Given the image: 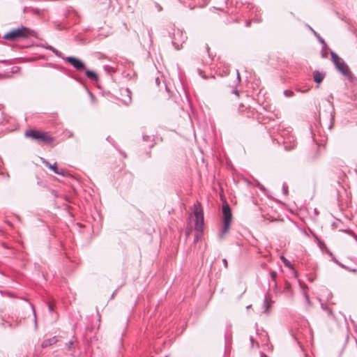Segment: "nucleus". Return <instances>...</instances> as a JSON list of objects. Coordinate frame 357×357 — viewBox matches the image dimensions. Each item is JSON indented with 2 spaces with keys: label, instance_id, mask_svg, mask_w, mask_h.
I'll use <instances>...</instances> for the list:
<instances>
[{
  "label": "nucleus",
  "instance_id": "f257e3e1",
  "mask_svg": "<svg viewBox=\"0 0 357 357\" xmlns=\"http://www.w3.org/2000/svg\"><path fill=\"white\" fill-rule=\"evenodd\" d=\"M31 35V31L28 28L21 26L17 29H13L3 36V38L10 40H15L17 38H26Z\"/></svg>",
  "mask_w": 357,
  "mask_h": 357
},
{
  "label": "nucleus",
  "instance_id": "f03ea898",
  "mask_svg": "<svg viewBox=\"0 0 357 357\" xmlns=\"http://www.w3.org/2000/svg\"><path fill=\"white\" fill-rule=\"evenodd\" d=\"M25 136L38 141V142L48 143L52 141V137L47 133L35 130H27Z\"/></svg>",
  "mask_w": 357,
  "mask_h": 357
},
{
  "label": "nucleus",
  "instance_id": "7ed1b4c3",
  "mask_svg": "<svg viewBox=\"0 0 357 357\" xmlns=\"http://www.w3.org/2000/svg\"><path fill=\"white\" fill-rule=\"evenodd\" d=\"M223 213V228L220 234V238H223L224 236L228 232L230 227V222L231 221L232 215L229 206L228 204L223 205L222 206Z\"/></svg>",
  "mask_w": 357,
  "mask_h": 357
},
{
  "label": "nucleus",
  "instance_id": "20e7f679",
  "mask_svg": "<svg viewBox=\"0 0 357 357\" xmlns=\"http://www.w3.org/2000/svg\"><path fill=\"white\" fill-rule=\"evenodd\" d=\"M194 215L195 216V229L202 233L204 229V213L201 204L199 202L194 204Z\"/></svg>",
  "mask_w": 357,
  "mask_h": 357
},
{
  "label": "nucleus",
  "instance_id": "39448f33",
  "mask_svg": "<svg viewBox=\"0 0 357 357\" xmlns=\"http://www.w3.org/2000/svg\"><path fill=\"white\" fill-rule=\"evenodd\" d=\"M186 39L187 36L181 30H175L172 38V44L176 50H179Z\"/></svg>",
  "mask_w": 357,
  "mask_h": 357
},
{
  "label": "nucleus",
  "instance_id": "423d86ee",
  "mask_svg": "<svg viewBox=\"0 0 357 357\" xmlns=\"http://www.w3.org/2000/svg\"><path fill=\"white\" fill-rule=\"evenodd\" d=\"M63 59L70 63L76 70H83L85 68L84 63L79 59L73 57V56H67L63 58Z\"/></svg>",
  "mask_w": 357,
  "mask_h": 357
},
{
  "label": "nucleus",
  "instance_id": "0eeeda50",
  "mask_svg": "<svg viewBox=\"0 0 357 357\" xmlns=\"http://www.w3.org/2000/svg\"><path fill=\"white\" fill-rule=\"evenodd\" d=\"M338 70L344 75L349 76L350 75V70L348 66L344 63L343 60H341L335 65Z\"/></svg>",
  "mask_w": 357,
  "mask_h": 357
},
{
  "label": "nucleus",
  "instance_id": "6e6552de",
  "mask_svg": "<svg viewBox=\"0 0 357 357\" xmlns=\"http://www.w3.org/2000/svg\"><path fill=\"white\" fill-rule=\"evenodd\" d=\"M40 160L46 167H47L50 169H52L55 174L62 175V176L64 175V171L63 169H58L56 162L54 163L53 165H51L49 162H47L46 160H45L43 158H40Z\"/></svg>",
  "mask_w": 357,
  "mask_h": 357
},
{
  "label": "nucleus",
  "instance_id": "1a4fd4ad",
  "mask_svg": "<svg viewBox=\"0 0 357 357\" xmlns=\"http://www.w3.org/2000/svg\"><path fill=\"white\" fill-rule=\"evenodd\" d=\"M324 77V74L319 72V71H314V82L319 84L322 82Z\"/></svg>",
  "mask_w": 357,
  "mask_h": 357
},
{
  "label": "nucleus",
  "instance_id": "9d476101",
  "mask_svg": "<svg viewBox=\"0 0 357 357\" xmlns=\"http://www.w3.org/2000/svg\"><path fill=\"white\" fill-rule=\"evenodd\" d=\"M57 342V339L56 337H52V338L47 339L43 342L42 347H46L47 346L55 344Z\"/></svg>",
  "mask_w": 357,
  "mask_h": 357
},
{
  "label": "nucleus",
  "instance_id": "9b49d317",
  "mask_svg": "<svg viewBox=\"0 0 357 357\" xmlns=\"http://www.w3.org/2000/svg\"><path fill=\"white\" fill-rule=\"evenodd\" d=\"M331 59H332V61H333V63H335V65H336L337 63H338L339 61H340L341 60H342L339 56H337L335 52H331Z\"/></svg>",
  "mask_w": 357,
  "mask_h": 357
},
{
  "label": "nucleus",
  "instance_id": "f8f14e48",
  "mask_svg": "<svg viewBox=\"0 0 357 357\" xmlns=\"http://www.w3.org/2000/svg\"><path fill=\"white\" fill-rule=\"evenodd\" d=\"M270 307L271 303L267 301L266 298H265L263 303L264 312L266 314H268V309Z\"/></svg>",
  "mask_w": 357,
  "mask_h": 357
},
{
  "label": "nucleus",
  "instance_id": "ddd939ff",
  "mask_svg": "<svg viewBox=\"0 0 357 357\" xmlns=\"http://www.w3.org/2000/svg\"><path fill=\"white\" fill-rule=\"evenodd\" d=\"M86 75L89 77V78H91V79H97V75L96 74L93 72V71H91V70H86Z\"/></svg>",
  "mask_w": 357,
  "mask_h": 357
},
{
  "label": "nucleus",
  "instance_id": "4468645a",
  "mask_svg": "<svg viewBox=\"0 0 357 357\" xmlns=\"http://www.w3.org/2000/svg\"><path fill=\"white\" fill-rule=\"evenodd\" d=\"M280 258H281L282 261H283L285 266L291 268V263L284 256H281Z\"/></svg>",
  "mask_w": 357,
  "mask_h": 357
},
{
  "label": "nucleus",
  "instance_id": "2eb2a0df",
  "mask_svg": "<svg viewBox=\"0 0 357 357\" xmlns=\"http://www.w3.org/2000/svg\"><path fill=\"white\" fill-rule=\"evenodd\" d=\"M52 52H54L57 56H61V53L57 51L56 49H52Z\"/></svg>",
  "mask_w": 357,
  "mask_h": 357
},
{
  "label": "nucleus",
  "instance_id": "dca6fc26",
  "mask_svg": "<svg viewBox=\"0 0 357 357\" xmlns=\"http://www.w3.org/2000/svg\"><path fill=\"white\" fill-rule=\"evenodd\" d=\"M126 92L128 93V102H130V100H131V96H130L131 93H130V91L128 89H126Z\"/></svg>",
  "mask_w": 357,
  "mask_h": 357
},
{
  "label": "nucleus",
  "instance_id": "f3484780",
  "mask_svg": "<svg viewBox=\"0 0 357 357\" xmlns=\"http://www.w3.org/2000/svg\"><path fill=\"white\" fill-rule=\"evenodd\" d=\"M317 38L318 39V40H319L321 44L325 45V42H324V39H323V38H321L320 37V36H319H319H317Z\"/></svg>",
  "mask_w": 357,
  "mask_h": 357
},
{
  "label": "nucleus",
  "instance_id": "a211bd4d",
  "mask_svg": "<svg viewBox=\"0 0 357 357\" xmlns=\"http://www.w3.org/2000/svg\"><path fill=\"white\" fill-rule=\"evenodd\" d=\"M309 28L316 37H317V36H319V34L312 27L309 26Z\"/></svg>",
  "mask_w": 357,
  "mask_h": 357
},
{
  "label": "nucleus",
  "instance_id": "6ab92c4d",
  "mask_svg": "<svg viewBox=\"0 0 357 357\" xmlns=\"http://www.w3.org/2000/svg\"><path fill=\"white\" fill-rule=\"evenodd\" d=\"M222 261H223V264H224L225 267V268H227V259H224L222 260Z\"/></svg>",
  "mask_w": 357,
  "mask_h": 357
},
{
  "label": "nucleus",
  "instance_id": "aec40b11",
  "mask_svg": "<svg viewBox=\"0 0 357 357\" xmlns=\"http://www.w3.org/2000/svg\"><path fill=\"white\" fill-rule=\"evenodd\" d=\"M282 190H283V192L284 195H286L287 193V188L284 185H283V187H282Z\"/></svg>",
  "mask_w": 357,
  "mask_h": 357
},
{
  "label": "nucleus",
  "instance_id": "412c9836",
  "mask_svg": "<svg viewBox=\"0 0 357 357\" xmlns=\"http://www.w3.org/2000/svg\"><path fill=\"white\" fill-rule=\"evenodd\" d=\"M31 307H32V310H33V315H34V319H35V321L36 320V312H35V310H34V307L33 305H31Z\"/></svg>",
  "mask_w": 357,
  "mask_h": 357
},
{
  "label": "nucleus",
  "instance_id": "4be33fe9",
  "mask_svg": "<svg viewBox=\"0 0 357 357\" xmlns=\"http://www.w3.org/2000/svg\"><path fill=\"white\" fill-rule=\"evenodd\" d=\"M236 74H237V78H238V81L240 82V75H239V72L238 70H236Z\"/></svg>",
  "mask_w": 357,
  "mask_h": 357
},
{
  "label": "nucleus",
  "instance_id": "5701e85b",
  "mask_svg": "<svg viewBox=\"0 0 357 357\" xmlns=\"http://www.w3.org/2000/svg\"><path fill=\"white\" fill-rule=\"evenodd\" d=\"M284 93H285L287 96H289V95L292 94V92H289V91H284Z\"/></svg>",
  "mask_w": 357,
  "mask_h": 357
},
{
  "label": "nucleus",
  "instance_id": "b1692460",
  "mask_svg": "<svg viewBox=\"0 0 357 357\" xmlns=\"http://www.w3.org/2000/svg\"><path fill=\"white\" fill-rule=\"evenodd\" d=\"M233 92L234 93L238 96V91L237 90H234Z\"/></svg>",
  "mask_w": 357,
  "mask_h": 357
},
{
  "label": "nucleus",
  "instance_id": "393cba45",
  "mask_svg": "<svg viewBox=\"0 0 357 357\" xmlns=\"http://www.w3.org/2000/svg\"><path fill=\"white\" fill-rule=\"evenodd\" d=\"M46 48L52 51V49H53L54 47H52V46H47Z\"/></svg>",
  "mask_w": 357,
  "mask_h": 357
},
{
  "label": "nucleus",
  "instance_id": "a878e982",
  "mask_svg": "<svg viewBox=\"0 0 357 357\" xmlns=\"http://www.w3.org/2000/svg\"><path fill=\"white\" fill-rule=\"evenodd\" d=\"M46 48L52 51V49H53L54 47H52V46H47Z\"/></svg>",
  "mask_w": 357,
  "mask_h": 357
},
{
  "label": "nucleus",
  "instance_id": "bb28decb",
  "mask_svg": "<svg viewBox=\"0 0 357 357\" xmlns=\"http://www.w3.org/2000/svg\"><path fill=\"white\" fill-rule=\"evenodd\" d=\"M198 238H199V236H198V235H197V236H196V237H195V241H198Z\"/></svg>",
  "mask_w": 357,
  "mask_h": 357
},
{
  "label": "nucleus",
  "instance_id": "cd10ccee",
  "mask_svg": "<svg viewBox=\"0 0 357 357\" xmlns=\"http://www.w3.org/2000/svg\"><path fill=\"white\" fill-rule=\"evenodd\" d=\"M68 344H69V347H70L73 344V342H72V341H70V342H68Z\"/></svg>",
  "mask_w": 357,
  "mask_h": 357
},
{
  "label": "nucleus",
  "instance_id": "c85d7f7f",
  "mask_svg": "<svg viewBox=\"0 0 357 357\" xmlns=\"http://www.w3.org/2000/svg\"><path fill=\"white\" fill-rule=\"evenodd\" d=\"M49 309H50V311L52 310V308L50 306L49 307Z\"/></svg>",
  "mask_w": 357,
  "mask_h": 357
},
{
  "label": "nucleus",
  "instance_id": "c756f323",
  "mask_svg": "<svg viewBox=\"0 0 357 357\" xmlns=\"http://www.w3.org/2000/svg\"><path fill=\"white\" fill-rule=\"evenodd\" d=\"M275 275V273H272V276H273V277Z\"/></svg>",
  "mask_w": 357,
  "mask_h": 357
},
{
  "label": "nucleus",
  "instance_id": "7c9ffc66",
  "mask_svg": "<svg viewBox=\"0 0 357 357\" xmlns=\"http://www.w3.org/2000/svg\"><path fill=\"white\" fill-rule=\"evenodd\" d=\"M264 357H267L266 356H265Z\"/></svg>",
  "mask_w": 357,
  "mask_h": 357
},
{
  "label": "nucleus",
  "instance_id": "2f4dec72",
  "mask_svg": "<svg viewBox=\"0 0 357 357\" xmlns=\"http://www.w3.org/2000/svg\"><path fill=\"white\" fill-rule=\"evenodd\" d=\"M165 357H167V356H165Z\"/></svg>",
  "mask_w": 357,
  "mask_h": 357
}]
</instances>
